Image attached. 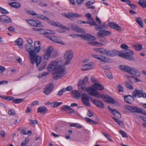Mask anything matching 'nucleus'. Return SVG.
<instances>
[{
  "label": "nucleus",
  "mask_w": 146,
  "mask_h": 146,
  "mask_svg": "<svg viewBox=\"0 0 146 146\" xmlns=\"http://www.w3.org/2000/svg\"><path fill=\"white\" fill-rule=\"evenodd\" d=\"M48 71L52 73V77L54 79H58L64 76L66 74L65 72V67L61 64V62L56 61H52L47 67Z\"/></svg>",
  "instance_id": "nucleus-1"
},
{
  "label": "nucleus",
  "mask_w": 146,
  "mask_h": 146,
  "mask_svg": "<svg viewBox=\"0 0 146 146\" xmlns=\"http://www.w3.org/2000/svg\"><path fill=\"white\" fill-rule=\"evenodd\" d=\"M25 48L29 52V58L31 62H33V60L36 55V53H38L41 49L40 43L39 41L35 42L34 47L30 44H26Z\"/></svg>",
  "instance_id": "nucleus-2"
},
{
  "label": "nucleus",
  "mask_w": 146,
  "mask_h": 146,
  "mask_svg": "<svg viewBox=\"0 0 146 146\" xmlns=\"http://www.w3.org/2000/svg\"><path fill=\"white\" fill-rule=\"evenodd\" d=\"M33 62V63L32 62H31V63L33 64L35 62L37 67L39 65L38 67V70L39 71H42L44 69L47 64L46 62L45 61H42L41 57L38 55H37L35 57H34Z\"/></svg>",
  "instance_id": "nucleus-3"
},
{
  "label": "nucleus",
  "mask_w": 146,
  "mask_h": 146,
  "mask_svg": "<svg viewBox=\"0 0 146 146\" xmlns=\"http://www.w3.org/2000/svg\"><path fill=\"white\" fill-rule=\"evenodd\" d=\"M133 51L130 50H123L119 52V56L125 58L129 61H134L135 58L132 56L133 55Z\"/></svg>",
  "instance_id": "nucleus-4"
},
{
  "label": "nucleus",
  "mask_w": 146,
  "mask_h": 146,
  "mask_svg": "<svg viewBox=\"0 0 146 146\" xmlns=\"http://www.w3.org/2000/svg\"><path fill=\"white\" fill-rule=\"evenodd\" d=\"M125 109H127L131 112L141 113L144 115H146V112L141 108L129 105L125 106Z\"/></svg>",
  "instance_id": "nucleus-5"
},
{
  "label": "nucleus",
  "mask_w": 146,
  "mask_h": 146,
  "mask_svg": "<svg viewBox=\"0 0 146 146\" xmlns=\"http://www.w3.org/2000/svg\"><path fill=\"white\" fill-rule=\"evenodd\" d=\"M73 55L72 51L70 50H68L65 52L64 55V58L66 60L64 65H68L70 64L71 60L73 57Z\"/></svg>",
  "instance_id": "nucleus-6"
},
{
  "label": "nucleus",
  "mask_w": 146,
  "mask_h": 146,
  "mask_svg": "<svg viewBox=\"0 0 146 146\" xmlns=\"http://www.w3.org/2000/svg\"><path fill=\"white\" fill-rule=\"evenodd\" d=\"M90 95L98 98H102L103 96L97 91L92 86H89L87 88L86 90Z\"/></svg>",
  "instance_id": "nucleus-7"
},
{
  "label": "nucleus",
  "mask_w": 146,
  "mask_h": 146,
  "mask_svg": "<svg viewBox=\"0 0 146 146\" xmlns=\"http://www.w3.org/2000/svg\"><path fill=\"white\" fill-rule=\"evenodd\" d=\"M70 36L74 37L76 36L78 37L80 36L84 40H96V38L94 36L88 34L85 35H78L72 34L70 35Z\"/></svg>",
  "instance_id": "nucleus-8"
},
{
  "label": "nucleus",
  "mask_w": 146,
  "mask_h": 146,
  "mask_svg": "<svg viewBox=\"0 0 146 146\" xmlns=\"http://www.w3.org/2000/svg\"><path fill=\"white\" fill-rule=\"evenodd\" d=\"M82 102L86 106L89 107L91 105L90 102V97L89 96L85 93H82L81 96Z\"/></svg>",
  "instance_id": "nucleus-9"
},
{
  "label": "nucleus",
  "mask_w": 146,
  "mask_h": 146,
  "mask_svg": "<svg viewBox=\"0 0 146 146\" xmlns=\"http://www.w3.org/2000/svg\"><path fill=\"white\" fill-rule=\"evenodd\" d=\"M119 52L115 50H108L105 49L103 54L105 55L111 57L115 56L116 55L119 56Z\"/></svg>",
  "instance_id": "nucleus-10"
},
{
  "label": "nucleus",
  "mask_w": 146,
  "mask_h": 146,
  "mask_svg": "<svg viewBox=\"0 0 146 146\" xmlns=\"http://www.w3.org/2000/svg\"><path fill=\"white\" fill-rule=\"evenodd\" d=\"M52 34H49L47 38L49 40H51L54 42L60 43L63 45L64 44L60 38L56 36L52 35Z\"/></svg>",
  "instance_id": "nucleus-11"
},
{
  "label": "nucleus",
  "mask_w": 146,
  "mask_h": 146,
  "mask_svg": "<svg viewBox=\"0 0 146 146\" xmlns=\"http://www.w3.org/2000/svg\"><path fill=\"white\" fill-rule=\"evenodd\" d=\"M102 95L103 96L102 98H103L104 100L106 102L110 104H118L117 102L115 101V100L110 96L105 94H103Z\"/></svg>",
  "instance_id": "nucleus-12"
},
{
  "label": "nucleus",
  "mask_w": 146,
  "mask_h": 146,
  "mask_svg": "<svg viewBox=\"0 0 146 146\" xmlns=\"http://www.w3.org/2000/svg\"><path fill=\"white\" fill-rule=\"evenodd\" d=\"M37 17L38 18L42 20L47 21L48 23L54 26H58V23L55 22L52 20H50L48 17H45L43 15H40L37 16Z\"/></svg>",
  "instance_id": "nucleus-13"
},
{
  "label": "nucleus",
  "mask_w": 146,
  "mask_h": 146,
  "mask_svg": "<svg viewBox=\"0 0 146 146\" xmlns=\"http://www.w3.org/2000/svg\"><path fill=\"white\" fill-rule=\"evenodd\" d=\"M78 88L79 91L82 93L86 90L85 82L83 80H80L78 83Z\"/></svg>",
  "instance_id": "nucleus-14"
},
{
  "label": "nucleus",
  "mask_w": 146,
  "mask_h": 146,
  "mask_svg": "<svg viewBox=\"0 0 146 146\" xmlns=\"http://www.w3.org/2000/svg\"><path fill=\"white\" fill-rule=\"evenodd\" d=\"M128 73L137 77H140L141 75V73L138 70L135 68L131 67L130 68Z\"/></svg>",
  "instance_id": "nucleus-15"
},
{
  "label": "nucleus",
  "mask_w": 146,
  "mask_h": 146,
  "mask_svg": "<svg viewBox=\"0 0 146 146\" xmlns=\"http://www.w3.org/2000/svg\"><path fill=\"white\" fill-rule=\"evenodd\" d=\"M39 33L40 34L44 35L47 38L49 34H54L55 33V31H54L50 30H47L46 32L44 29H40Z\"/></svg>",
  "instance_id": "nucleus-16"
},
{
  "label": "nucleus",
  "mask_w": 146,
  "mask_h": 146,
  "mask_svg": "<svg viewBox=\"0 0 146 146\" xmlns=\"http://www.w3.org/2000/svg\"><path fill=\"white\" fill-rule=\"evenodd\" d=\"M53 88V85L49 84L47 85L44 88V93L46 95H49L52 91Z\"/></svg>",
  "instance_id": "nucleus-17"
},
{
  "label": "nucleus",
  "mask_w": 146,
  "mask_h": 146,
  "mask_svg": "<svg viewBox=\"0 0 146 146\" xmlns=\"http://www.w3.org/2000/svg\"><path fill=\"white\" fill-rule=\"evenodd\" d=\"M0 22L5 23H9L12 22L11 19L5 15H0Z\"/></svg>",
  "instance_id": "nucleus-18"
},
{
  "label": "nucleus",
  "mask_w": 146,
  "mask_h": 146,
  "mask_svg": "<svg viewBox=\"0 0 146 146\" xmlns=\"http://www.w3.org/2000/svg\"><path fill=\"white\" fill-rule=\"evenodd\" d=\"M69 26L72 30L76 31L78 33H82L84 32L83 30L75 25L72 24H70Z\"/></svg>",
  "instance_id": "nucleus-19"
},
{
  "label": "nucleus",
  "mask_w": 146,
  "mask_h": 146,
  "mask_svg": "<svg viewBox=\"0 0 146 146\" xmlns=\"http://www.w3.org/2000/svg\"><path fill=\"white\" fill-rule=\"evenodd\" d=\"M63 16L66 17L71 19L72 17L78 18L81 17L82 15L78 13H68L67 14L64 13Z\"/></svg>",
  "instance_id": "nucleus-20"
},
{
  "label": "nucleus",
  "mask_w": 146,
  "mask_h": 146,
  "mask_svg": "<svg viewBox=\"0 0 146 146\" xmlns=\"http://www.w3.org/2000/svg\"><path fill=\"white\" fill-rule=\"evenodd\" d=\"M111 34V32L110 31H105L104 30H100L97 34V36L98 37H102L110 35Z\"/></svg>",
  "instance_id": "nucleus-21"
},
{
  "label": "nucleus",
  "mask_w": 146,
  "mask_h": 146,
  "mask_svg": "<svg viewBox=\"0 0 146 146\" xmlns=\"http://www.w3.org/2000/svg\"><path fill=\"white\" fill-rule=\"evenodd\" d=\"M108 108L111 111V113L114 115L115 118L119 119L121 117V114L117 110L112 109L109 106H108Z\"/></svg>",
  "instance_id": "nucleus-22"
},
{
  "label": "nucleus",
  "mask_w": 146,
  "mask_h": 146,
  "mask_svg": "<svg viewBox=\"0 0 146 146\" xmlns=\"http://www.w3.org/2000/svg\"><path fill=\"white\" fill-rule=\"evenodd\" d=\"M109 25L110 28L114 29L119 32L121 31V27L117 23L114 22H110Z\"/></svg>",
  "instance_id": "nucleus-23"
},
{
  "label": "nucleus",
  "mask_w": 146,
  "mask_h": 146,
  "mask_svg": "<svg viewBox=\"0 0 146 146\" xmlns=\"http://www.w3.org/2000/svg\"><path fill=\"white\" fill-rule=\"evenodd\" d=\"M53 49V48L52 47L50 46L48 48L44 55V58L45 59L47 60L49 58Z\"/></svg>",
  "instance_id": "nucleus-24"
},
{
  "label": "nucleus",
  "mask_w": 146,
  "mask_h": 146,
  "mask_svg": "<svg viewBox=\"0 0 146 146\" xmlns=\"http://www.w3.org/2000/svg\"><path fill=\"white\" fill-rule=\"evenodd\" d=\"M92 103L100 108H103L104 107V104L100 101L94 99L92 101Z\"/></svg>",
  "instance_id": "nucleus-25"
},
{
  "label": "nucleus",
  "mask_w": 146,
  "mask_h": 146,
  "mask_svg": "<svg viewBox=\"0 0 146 146\" xmlns=\"http://www.w3.org/2000/svg\"><path fill=\"white\" fill-rule=\"evenodd\" d=\"M93 67V63L92 62H90L83 65L81 69L82 70L85 71L90 69Z\"/></svg>",
  "instance_id": "nucleus-26"
},
{
  "label": "nucleus",
  "mask_w": 146,
  "mask_h": 146,
  "mask_svg": "<svg viewBox=\"0 0 146 146\" xmlns=\"http://www.w3.org/2000/svg\"><path fill=\"white\" fill-rule=\"evenodd\" d=\"M72 95L73 98L77 100L79 99L81 96V94L77 90H72Z\"/></svg>",
  "instance_id": "nucleus-27"
},
{
  "label": "nucleus",
  "mask_w": 146,
  "mask_h": 146,
  "mask_svg": "<svg viewBox=\"0 0 146 146\" xmlns=\"http://www.w3.org/2000/svg\"><path fill=\"white\" fill-rule=\"evenodd\" d=\"M134 98L133 96H132L129 95L124 96L125 101L129 104H131L132 101L134 100Z\"/></svg>",
  "instance_id": "nucleus-28"
},
{
  "label": "nucleus",
  "mask_w": 146,
  "mask_h": 146,
  "mask_svg": "<svg viewBox=\"0 0 146 146\" xmlns=\"http://www.w3.org/2000/svg\"><path fill=\"white\" fill-rule=\"evenodd\" d=\"M28 23L31 26H35L37 27H41L42 25L40 24V22L37 21L36 22L35 21L32 20H29Z\"/></svg>",
  "instance_id": "nucleus-29"
},
{
  "label": "nucleus",
  "mask_w": 146,
  "mask_h": 146,
  "mask_svg": "<svg viewBox=\"0 0 146 146\" xmlns=\"http://www.w3.org/2000/svg\"><path fill=\"white\" fill-rule=\"evenodd\" d=\"M23 42L22 39L20 38H19L15 40V45L19 46L20 48L22 49L23 48Z\"/></svg>",
  "instance_id": "nucleus-30"
},
{
  "label": "nucleus",
  "mask_w": 146,
  "mask_h": 146,
  "mask_svg": "<svg viewBox=\"0 0 146 146\" xmlns=\"http://www.w3.org/2000/svg\"><path fill=\"white\" fill-rule=\"evenodd\" d=\"M98 60L105 62H109L110 61L108 58L102 55H99Z\"/></svg>",
  "instance_id": "nucleus-31"
},
{
  "label": "nucleus",
  "mask_w": 146,
  "mask_h": 146,
  "mask_svg": "<svg viewBox=\"0 0 146 146\" xmlns=\"http://www.w3.org/2000/svg\"><path fill=\"white\" fill-rule=\"evenodd\" d=\"M143 92L142 90H135L133 93V98H135L138 96L139 98V96H141V94Z\"/></svg>",
  "instance_id": "nucleus-32"
},
{
  "label": "nucleus",
  "mask_w": 146,
  "mask_h": 146,
  "mask_svg": "<svg viewBox=\"0 0 146 146\" xmlns=\"http://www.w3.org/2000/svg\"><path fill=\"white\" fill-rule=\"evenodd\" d=\"M92 87L94 88L95 90H101L104 89V88L103 86L98 83H94L92 86Z\"/></svg>",
  "instance_id": "nucleus-33"
},
{
  "label": "nucleus",
  "mask_w": 146,
  "mask_h": 146,
  "mask_svg": "<svg viewBox=\"0 0 146 146\" xmlns=\"http://www.w3.org/2000/svg\"><path fill=\"white\" fill-rule=\"evenodd\" d=\"M119 68L124 72L128 73L130 67L125 65H120L118 67Z\"/></svg>",
  "instance_id": "nucleus-34"
},
{
  "label": "nucleus",
  "mask_w": 146,
  "mask_h": 146,
  "mask_svg": "<svg viewBox=\"0 0 146 146\" xmlns=\"http://www.w3.org/2000/svg\"><path fill=\"white\" fill-rule=\"evenodd\" d=\"M9 4L11 7H13L16 9L19 8L21 6V5L20 3L15 2L9 3Z\"/></svg>",
  "instance_id": "nucleus-35"
},
{
  "label": "nucleus",
  "mask_w": 146,
  "mask_h": 146,
  "mask_svg": "<svg viewBox=\"0 0 146 146\" xmlns=\"http://www.w3.org/2000/svg\"><path fill=\"white\" fill-rule=\"evenodd\" d=\"M47 109L44 106H40L38 108L37 112L40 113H45L47 111Z\"/></svg>",
  "instance_id": "nucleus-36"
},
{
  "label": "nucleus",
  "mask_w": 146,
  "mask_h": 146,
  "mask_svg": "<svg viewBox=\"0 0 146 146\" xmlns=\"http://www.w3.org/2000/svg\"><path fill=\"white\" fill-rule=\"evenodd\" d=\"M107 27L108 25L106 23H104L102 25H98V26L97 27H95V29L96 30L98 31L99 30L104 29V28H107Z\"/></svg>",
  "instance_id": "nucleus-37"
},
{
  "label": "nucleus",
  "mask_w": 146,
  "mask_h": 146,
  "mask_svg": "<svg viewBox=\"0 0 146 146\" xmlns=\"http://www.w3.org/2000/svg\"><path fill=\"white\" fill-rule=\"evenodd\" d=\"M135 21L138 24L140 27L141 28L143 27V21L141 18L139 17L137 18L136 19Z\"/></svg>",
  "instance_id": "nucleus-38"
},
{
  "label": "nucleus",
  "mask_w": 146,
  "mask_h": 146,
  "mask_svg": "<svg viewBox=\"0 0 146 146\" xmlns=\"http://www.w3.org/2000/svg\"><path fill=\"white\" fill-rule=\"evenodd\" d=\"M24 100L25 99L24 98H14L12 100H13V102L15 104H19L23 102Z\"/></svg>",
  "instance_id": "nucleus-39"
},
{
  "label": "nucleus",
  "mask_w": 146,
  "mask_h": 146,
  "mask_svg": "<svg viewBox=\"0 0 146 146\" xmlns=\"http://www.w3.org/2000/svg\"><path fill=\"white\" fill-rule=\"evenodd\" d=\"M88 44L96 46H102V44L97 42L89 41L88 42Z\"/></svg>",
  "instance_id": "nucleus-40"
},
{
  "label": "nucleus",
  "mask_w": 146,
  "mask_h": 146,
  "mask_svg": "<svg viewBox=\"0 0 146 146\" xmlns=\"http://www.w3.org/2000/svg\"><path fill=\"white\" fill-rule=\"evenodd\" d=\"M93 50L96 52H99L103 54L105 49L102 48H94Z\"/></svg>",
  "instance_id": "nucleus-41"
},
{
  "label": "nucleus",
  "mask_w": 146,
  "mask_h": 146,
  "mask_svg": "<svg viewBox=\"0 0 146 146\" xmlns=\"http://www.w3.org/2000/svg\"><path fill=\"white\" fill-rule=\"evenodd\" d=\"M70 107L67 106H63L60 108V110L62 111H66L68 113L69 111Z\"/></svg>",
  "instance_id": "nucleus-42"
},
{
  "label": "nucleus",
  "mask_w": 146,
  "mask_h": 146,
  "mask_svg": "<svg viewBox=\"0 0 146 146\" xmlns=\"http://www.w3.org/2000/svg\"><path fill=\"white\" fill-rule=\"evenodd\" d=\"M85 119L86 121L87 122L90 123L91 124H96L98 123L97 122L91 120L88 117H86Z\"/></svg>",
  "instance_id": "nucleus-43"
},
{
  "label": "nucleus",
  "mask_w": 146,
  "mask_h": 146,
  "mask_svg": "<svg viewBox=\"0 0 146 146\" xmlns=\"http://www.w3.org/2000/svg\"><path fill=\"white\" fill-rule=\"evenodd\" d=\"M0 97L4 100H8L9 101L12 100L14 99V97L12 96H1Z\"/></svg>",
  "instance_id": "nucleus-44"
},
{
  "label": "nucleus",
  "mask_w": 146,
  "mask_h": 146,
  "mask_svg": "<svg viewBox=\"0 0 146 146\" xmlns=\"http://www.w3.org/2000/svg\"><path fill=\"white\" fill-rule=\"evenodd\" d=\"M142 45L141 44L134 45L133 46L134 48L137 50H139L142 49Z\"/></svg>",
  "instance_id": "nucleus-45"
},
{
  "label": "nucleus",
  "mask_w": 146,
  "mask_h": 146,
  "mask_svg": "<svg viewBox=\"0 0 146 146\" xmlns=\"http://www.w3.org/2000/svg\"><path fill=\"white\" fill-rule=\"evenodd\" d=\"M62 104V103L61 102H54L51 103V106L53 107H57L58 106L61 105Z\"/></svg>",
  "instance_id": "nucleus-46"
},
{
  "label": "nucleus",
  "mask_w": 146,
  "mask_h": 146,
  "mask_svg": "<svg viewBox=\"0 0 146 146\" xmlns=\"http://www.w3.org/2000/svg\"><path fill=\"white\" fill-rule=\"evenodd\" d=\"M125 84L126 87L129 89L132 90L133 89L132 85L130 83L126 81Z\"/></svg>",
  "instance_id": "nucleus-47"
},
{
  "label": "nucleus",
  "mask_w": 146,
  "mask_h": 146,
  "mask_svg": "<svg viewBox=\"0 0 146 146\" xmlns=\"http://www.w3.org/2000/svg\"><path fill=\"white\" fill-rule=\"evenodd\" d=\"M90 20L92 21L91 22H90V26H96L95 27H98V25L96 24V21L93 19H91Z\"/></svg>",
  "instance_id": "nucleus-48"
},
{
  "label": "nucleus",
  "mask_w": 146,
  "mask_h": 146,
  "mask_svg": "<svg viewBox=\"0 0 146 146\" xmlns=\"http://www.w3.org/2000/svg\"><path fill=\"white\" fill-rule=\"evenodd\" d=\"M102 133L111 142L113 141L110 138V136L108 134L105 133L104 131H102Z\"/></svg>",
  "instance_id": "nucleus-49"
},
{
  "label": "nucleus",
  "mask_w": 146,
  "mask_h": 146,
  "mask_svg": "<svg viewBox=\"0 0 146 146\" xmlns=\"http://www.w3.org/2000/svg\"><path fill=\"white\" fill-rule=\"evenodd\" d=\"M125 77L127 78L131 82H135L134 76H130L128 75L125 76Z\"/></svg>",
  "instance_id": "nucleus-50"
},
{
  "label": "nucleus",
  "mask_w": 146,
  "mask_h": 146,
  "mask_svg": "<svg viewBox=\"0 0 146 146\" xmlns=\"http://www.w3.org/2000/svg\"><path fill=\"white\" fill-rule=\"evenodd\" d=\"M112 118L114 120V121L116 122V123L119 125H123V123L122 121L119 120V119L115 118H114L113 117H112Z\"/></svg>",
  "instance_id": "nucleus-51"
},
{
  "label": "nucleus",
  "mask_w": 146,
  "mask_h": 146,
  "mask_svg": "<svg viewBox=\"0 0 146 146\" xmlns=\"http://www.w3.org/2000/svg\"><path fill=\"white\" fill-rule=\"evenodd\" d=\"M0 12L1 14H4L9 13L6 10L1 7H0Z\"/></svg>",
  "instance_id": "nucleus-52"
},
{
  "label": "nucleus",
  "mask_w": 146,
  "mask_h": 146,
  "mask_svg": "<svg viewBox=\"0 0 146 146\" xmlns=\"http://www.w3.org/2000/svg\"><path fill=\"white\" fill-rule=\"evenodd\" d=\"M139 117L142 119L145 122V123H143L142 125L143 126L146 127V118L141 115L139 116Z\"/></svg>",
  "instance_id": "nucleus-53"
},
{
  "label": "nucleus",
  "mask_w": 146,
  "mask_h": 146,
  "mask_svg": "<svg viewBox=\"0 0 146 146\" xmlns=\"http://www.w3.org/2000/svg\"><path fill=\"white\" fill-rule=\"evenodd\" d=\"M91 16V15L90 13H87L85 15V17L87 18L89 21H90L92 19H93L92 17Z\"/></svg>",
  "instance_id": "nucleus-54"
},
{
  "label": "nucleus",
  "mask_w": 146,
  "mask_h": 146,
  "mask_svg": "<svg viewBox=\"0 0 146 146\" xmlns=\"http://www.w3.org/2000/svg\"><path fill=\"white\" fill-rule=\"evenodd\" d=\"M105 72L106 73L107 76L108 78L110 79L113 78V76L112 75L111 73V72H106V71H105Z\"/></svg>",
  "instance_id": "nucleus-55"
},
{
  "label": "nucleus",
  "mask_w": 146,
  "mask_h": 146,
  "mask_svg": "<svg viewBox=\"0 0 146 146\" xmlns=\"http://www.w3.org/2000/svg\"><path fill=\"white\" fill-rule=\"evenodd\" d=\"M146 2V0H139L138 4L142 7Z\"/></svg>",
  "instance_id": "nucleus-56"
},
{
  "label": "nucleus",
  "mask_w": 146,
  "mask_h": 146,
  "mask_svg": "<svg viewBox=\"0 0 146 146\" xmlns=\"http://www.w3.org/2000/svg\"><path fill=\"white\" fill-rule=\"evenodd\" d=\"M8 113L9 115H15V111L13 109H10L9 110Z\"/></svg>",
  "instance_id": "nucleus-57"
},
{
  "label": "nucleus",
  "mask_w": 146,
  "mask_h": 146,
  "mask_svg": "<svg viewBox=\"0 0 146 146\" xmlns=\"http://www.w3.org/2000/svg\"><path fill=\"white\" fill-rule=\"evenodd\" d=\"M119 133L123 137H127L126 133L123 130H120L119 131Z\"/></svg>",
  "instance_id": "nucleus-58"
},
{
  "label": "nucleus",
  "mask_w": 146,
  "mask_h": 146,
  "mask_svg": "<svg viewBox=\"0 0 146 146\" xmlns=\"http://www.w3.org/2000/svg\"><path fill=\"white\" fill-rule=\"evenodd\" d=\"M66 91L65 89L62 88L60 90L58 93V95L59 96H61L62 94L63 93Z\"/></svg>",
  "instance_id": "nucleus-59"
},
{
  "label": "nucleus",
  "mask_w": 146,
  "mask_h": 146,
  "mask_svg": "<svg viewBox=\"0 0 146 146\" xmlns=\"http://www.w3.org/2000/svg\"><path fill=\"white\" fill-rule=\"evenodd\" d=\"M29 122L30 124L33 125L35 124H37V123L38 122L36 120H32L31 119H30L29 120Z\"/></svg>",
  "instance_id": "nucleus-60"
},
{
  "label": "nucleus",
  "mask_w": 146,
  "mask_h": 146,
  "mask_svg": "<svg viewBox=\"0 0 146 146\" xmlns=\"http://www.w3.org/2000/svg\"><path fill=\"white\" fill-rule=\"evenodd\" d=\"M120 47L122 48L125 49V50H128L129 46L125 44L121 45Z\"/></svg>",
  "instance_id": "nucleus-61"
},
{
  "label": "nucleus",
  "mask_w": 146,
  "mask_h": 146,
  "mask_svg": "<svg viewBox=\"0 0 146 146\" xmlns=\"http://www.w3.org/2000/svg\"><path fill=\"white\" fill-rule=\"evenodd\" d=\"M129 6L130 7L131 9L133 10H135L137 8V7L134 4L131 3Z\"/></svg>",
  "instance_id": "nucleus-62"
},
{
  "label": "nucleus",
  "mask_w": 146,
  "mask_h": 146,
  "mask_svg": "<svg viewBox=\"0 0 146 146\" xmlns=\"http://www.w3.org/2000/svg\"><path fill=\"white\" fill-rule=\"evenodd\" d=\"M118 87L119 92H123V88L121 85L119 84L118 85Z\"/></svg>",
  "instance_id": "nucleus-63"
},
{
  "label": "nucleus",
  "mask_w": 146,
  "mask_h": 146,
  "mask_svg": "<svg viewBox=\"0 0 146 146\" xmlns=\"http://www.w3.org/2000/svg\"><path fill=\"white\" fill-rule=\"evenodd\" d=\"M87 115L90 117H92L94 116L92 112L90 110H89L87 113Z\"/></svg>",
  "instance_id": "nucleus-64"
}]
</instances>
